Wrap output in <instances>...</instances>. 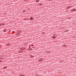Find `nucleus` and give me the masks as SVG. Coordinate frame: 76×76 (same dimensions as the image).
<instances>
[{
	"instance_id": "obj_3",
	"label": "nucleus",
	"mask_w": 76,
	"mask_h": 76,
	"mask_svg": "<svg viewBox=\"0 0 76 76\" xmlns=\"http://www.w3.org/2000/svg\"><path fill=\"white\" fill-rule=\"evenodd\" d=\"M30 19H31V20H33V18H30Z\"/></svg>"
},
{
	"instance_id": "obj_6",
	"label": "nucleus",
	"mask_w": 76,
	"mask_h": 76,
	"mask_svg": "<svg viewBox=\"0 0 76 76\" xmlns=\"http://www.w3.org/2000/svg\"><path fill=\"white\" fill-rule=\"evenodd\" d=\"M4 32H6V31H4Z\"/></svg>"
},
{
	"instance_id": "obj_2",
	"label": "nucleus",
	"mask_w": 76,
	"mask_h": 76,
	"mask_svg": "<svg viewBox=\"0 0 76 76\" xmlns=\"http://www.w3.org/2000/svg\"><path fill=\"white\" fill-rule=\"evenodd\" d=\"M44 60L43 58H40V61H42V60Z\"/></svg>"
},
{
	"instance_id": "obj_7",
	"label": "nucleus",
	"mask_w": 76,
	"mask_h": 76,
	"mask_svg": "<svg viewBox=\"0 0 76 76\" xmlns=\"http://www.w3.org/2000/svg\"><path fill=\"white\" fill-rule=\"evenodd\" d=\"M29 48H30V47H29Z\"/></svg>"
},
{
	"instance_id": "obj_5",
	"label": "nucleus",
	"mask_w": 76,
	"mask_h": 76,
	"mask_svg": "<svg viewBox=\"0 0 76 76\" xmlns=\"http://www.w3.org/2000/svg\"><path fill=\"white\" fill-rule=\"evenodd\" d=\"M39 2V1L38 0L36 1V2Z\"/></svg>"
},
{
	"instance_id": "obj_1",
	"label": "nucleus",
	"mask_w": 76,
	"mask_h": 76,
	"mask_svg": "<svg viewBox=\"0 0 76 76\" xmlns=\"http://www.w3.org/2000/svg\"><path fill=\"white\" fill-rule=\"evenodd\" d=\"M70 11H71L72 12H73V11H76V9H73L72 10H71Z\"/></svg>"
},
{
	"instance_id": "obj_4",
	"label": "nucleus",
	"mask_w": 76,
	"mask_h": 76,
	"mask_svg": "<svg viewBox=\"0 0 76 76\" xmlns=\"http://www.w3.org/2000/svg\"><path fill=\"white\" fill-rule=\"evenodd\" d=\"M3 25L2 24H0V26H1V25Z\"/></svg>"
}]
</instances>
